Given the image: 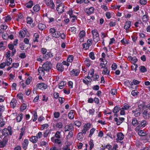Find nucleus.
Returning a JSON list of instances; mask_svg holds the SVG:
<instances>
[{
	"mask_svg": "<svg viewBox=\"0 0 150 150\" xmlns=\"http://www.w3.org/2000/svg\"><path fill=\"white\" fill-rule=\"evenodd\" d=\"M110 73V71L108 70L107 67L105 68L103 70L102 74L106 75H109Z\"/></svg>",
	"mask_w": 150,
	"mask_h": 150,
	"instance_id": "38",
	"label": "nucleus"
},
{
	"mask_svg": "<svg viewBox=\"0 0 150 150\" xmlns=\"http://www.w3.org/2000/svg\"><path fill=\"white\" fill-rule=\"evenodd\" d=\"M131 25V22L130 21H128L125 23V25L124 26V28L126 30H128L130 27Z\"/></svg>",
	"mask_w": 150,
	"mask_h": 150,
	"instance_id": "24",
	"label": "nucleus"
},
{
	"mask_svg": "<svg viewBox=\"0 0 150 150\" xmlns=\"http://www.w3.org/2000/svg\"><path fill=\"white\" fill-rule=\"evenodd\" d=\"M26 34L23 32V30H20L19 33V37L21 38H24Z\"/></svg>",
	"mask_w": 150,
	"mask_h": 150,
	"instance_id": "40",
	"label": "nucleus"
},
{
	"mask_svg": "<svg viewBox=\"0 0 150 150\" xmlns=\"http://www.w3.org/2000/svg\"><path fill=\"white\" fill-rule=\"evenodd\" d=\"M17 97L19 99L23 100V95L21 93H19L17 95Z\"/></svg>",
	"mask_w": 150,
	"mask_h": 150,
	"instance_id": "61",
	"label": "nucleus"
},
{
	"mask_svg": "<svg viewBox=\"0 0 150 150\" xmlns=\"http://www.w3.org/2000/svg\"><path fill=\"white\" fill-rule=\"evenodd\" d=\"M57 70L62 71L64 70L63 65L62 63H58L57 65Z\"/></svg>",
	"mask_w": 150,
	"mask_h": 150,
	"instance_id": "13",
	"label": "nucleus"
},
{
	"mask_svg": "<svg viewBox=\"0 0 150 150\" xmlns=\"http://www.w3.org/2000/svg\"><path fill=\"white\" fill-rule=\"evenodd\" d=\"M89 143L90 145L89 150H91L94 146V144L93 143V140L91 139Z\"/></svg>",
	"mask_w": 150,
	"mask_h": 150,
	"instance_id": "44",
	"label": "nucleus"
},
{
	"mask_svg": "<svg viewBox=\"0 0 150 150\" xmlns=\"http://www.w3.org/2000/svg\"><path fill=\"white\" fill-rule=\"evenodd\" d=\"M6 45L5 44L2 42H0V50H3L6 49Z\"/></svg>",
	"mask_w": 150,
	"mask_h": 150,
	"instance_id": "34",
	"label": "nucleus"
},
{
	"mask_svg": "<svg viewBox=\"0 0 150 150\" xmlns=\"http://www.w3.org/2000/svg\"><path fill=\"white\" fill-rule=\"evenodd\" d=\"M8 47L9 49L12 51L11 52V55L13 56L16 52V49L14 48V45L12 44H9Z\"/></svg>",
	"mask_w": 150,
	"mask_h": 150,
	"instance_id": "12",
	"label": "nucleus"
},
{
	"mask_svg": "<svg viewBox=\"0 0 150 150\" xmlns=\"http://www.w3.org/2000/svg\"><path fill=\"white\" fill-rule=\"evenodd\" d=\"M33 8L35 12H38L40 10V8L39 5L37 4L34 6Z\"/></svg>",
	"mask_w": 150,
	"mask_h": 150,
	"instance_id": "30",
	"label": "nucleus"
},
{
	"mask_svg": "<svg viewBox=\"0 0 150 150\" xmlns=\"http://www.w3.org/2000/svg\"><path fill=\"white\" fill-rule=\"evenodd\" d=\"M33 2L32 1H30L26 3L25 5L26 7L28 8H31L33 5Z\"/></svg>",
	"mask_w": 150,
	"mask_h": 150,
	"instance_id": "26",
	"label": "nucleus"
},
{
	"mask_svg": "<svg viewBox=\"0 0 150 150\" xmlns=\"http://www.w3.org/2000/svg\"><path fill=\"white\" fill-rule=\"evenodd\" d=\"M43 69L42 67H39L38 70V72H39V75L42 76H43L45 75V73L44 71V70Z\"/></svg>",
	"mask_w": 150,
	"mask_h": 150,
	"instance_id": "23",
	"label": "nucleus"
},
{
	"mask_svg": "<svg viewBox=\"0 0 150 150\" xmlns=\"http://www.w3.org/2000/svg\"><path fill=\"white\" fill-rule=\"evenodd\" d=\"M117 137L118 139L120 140H122L124 137L123 134L121 132H119L117 134Z\"/></svg>",
	"mask_w": 150,
	"mask_h": 150,
	"instance_id": "29",
	"label": "nucleus"
},
{
	"mask_svg": "<svg viewBox=\"0 0 150 150\" xmlns=\"http://www.w3.org/2000/svg\"><path fill=\"white\" fill-rule=\"evenodd\" d=\"M95 130V129L94 128H92L91 129L90 131V133L89 135V137H90L92 136V134H93Z\"/></svg>",
	"mask_w": 150,
	"mask_h": 150,
	"instance_id": "60",
	"label": "nucleus"
},
{
	"mask_svg": "<svg viewBox=\"0 0 150 150\" xmlns=\"http://www.w3.org/2000/svg\"><path fill=\"white\" fill-rule=\"evenodd\" d=\"M33 22V19L30 17H28L27 18V23L28 24H31Z\"/></svg>",
	"mask_w": 150,
	"mask_h": 150,
	"instance_id": "53",
	"label": "nucleus"
},
{
	"mask_svg": "<svg viewBox=\"0 0 150 150\" xmlns=\"http://www.w3.org/2000/svg\"><path fill=\"white\" fill-rule=\"evenodd\" d=\"M72 76H77L79 74V72L78 70L77 69H73L70 72Z\"/></svg>",
	"mask_w": 150,
	"mask_h": 150,
	"instance_id": "22",
	"label": "nucleus"
},
{
	"mask_svg": "<svg viewBox=\"0 0 150 150\" xmlns=\"http://www.w3.org/2000/svg\"><path fill=\"white\" fill-rule=\"evenodd\" d=\"M45 85V84L43 83H38L37 84V86L39 88H45L44 87V86Z\"/></svg>",
	"mask_w": 150,
	"mask_h": 150,
	"instance_id": "59",
	"label": "nucleus"
},
{
	"mask_svg": "<svg viewBox=\"0 0 150 150\" xmlns=\"http://www.w3.org/2000/svg\"><path fill=\"white\" fill-rule=\"evenodd\" d=\"M139 70L142 72H145L147 71L146 68L144 66H143L139 67Z\"/></svg>",
	"mask_w": 150,
	"mask_h": 150,
	"instance_id": "43",
	"label": "nucleus"
},
{
	"mask_svg": "<svg viewBox=\"0 0 150 150\" xmlns=\"http://www.w3.org/2000/svg\"><path fill=\"white\" fill-rule=\"evenodd\" d=\"M73 136V132L71 131H70L68 133V134L66 136V139H70Z\"/></svg>",
	"mask_w": 150,
	"mask_h": 150,
	"instance_id": "46",
	"label": "nucleus"
},
{
	"mask_svg": "<svg viewBox=\"0 0 150 150\" xmlns=\"http://www.w3.org/2000/svg\"><path fill=\"white\" fill-rule=\"evenodd\" d=\"M74 124L75 125L78 127H80L81 125V122L79 121H78L77 120L76 121L74 122Z\"/></svg>",
	"mask_w": 150,
	"mask_h": 150,
	"instance_id": "63",
	"label": "nucleus"
},
{
	"mask_svg": "<svg viewBox=\"0 0 150 150\" xmlns=\"http://www.w3.org/2000/svg\"><path fill=\"white\" fill-rule=\"evenodd\" d=\"M74 59V56L73 55H69V56L67 59V61L68 62H72Z\"/></svg>",
	"mask_w": 150,
	"mask_h": 150,
	"instance_id": "41",
	"label": "nucleus"
},
{
	"mask_svg": "<svg viewBox=\"0 0 150 150\" xmlns=\"http://www.w3.org/2000/svg\"><path fill=\"white\" fill-rule=\"evenodd\" d=\"M94 8L93 7H91L89 8H87L85 10L86 12L88 15L92 13L94 11Z\"/></svg>",
	"mask_w": 150,
	"mask_h": 150,
	"instance_id": "14",
	"label": "nucleus"
},
{
	"mask_svg": "<svg viewBox=\"0 0 150 150\" xmlns=\"http://www.w3.org/2000/svg\"><path fill=\"white\" fill-rule=\"evenodd\" d=\"M12 62V59L10 58H7L6 59V63L7 66H8L11 64Z\"/></svg>",
	"mask_w": 150,
	"mask_h": 150,
	"instance_id": "32",
	"label": "nucleus"
},
{
	"mask_svg": "<svg viewBox=\"0 0 150 150\" xmlns=\"http://www.w3.org/2000/svg\"><path fill=\"white\" fill-rule=\"evenodd\" d=\"M139 93L138 91L136 90H134L132 91L131 92L132 95L133 96H135Z\"/></svg>",
	"mask_w": 150,
	"mask_h": 150,
	"instance_id": "64",
	"label": "nucleus"
},
{
	"mask_svg": "<svg viewBox=\"0 0 150 150\" xmlns=\"http://www.w3.org/2000/svg\"><path fill=\"white\" fill-rule=\"evenodd\" d=\"M133 65L131 66L132 69V70H134L136 71L137 70V69L138 67L137 64H133Z\"/></svg>",
	"mask_w": 150,
	"mask_h": 150,
	"instance_id": "54",
	"label": "nucleus"
},
{
	"mask_svg": "<svg viewBox=\"0 0 150 150\" xmlns=\"http://www.w3.org/2000/svg\"><path fill=\"white\" fill-rule=\"evenodd\" d=\"M92 62L89 59L86 58L84 61L85 64L88 67H89L91 64Z\"/></svg>",
	"mask_w": 150,
	"mask_h": 150,
	"instance_id": "28",
	"label": "nucleus"
},
{
	"mask_svg": "<svg viewBox=\"0 0 150 150\" xmlns=\"http://www.w3.org/2000/svg\"><path fill=\"white\" fill-rule=\"evenodd\" d=\"M88 125V124H87L86 125H85L83 127V128L82 130V134H86V132L88 131V129L87 127V126Z\"/></svg>",
	"mask_w": 150,
	"mask_h": 150,
	"instance_id": "37",
	"label": "nucleus"
},
{
	"mask_svg": "<svg viewBox=\"0 0 150 150\" xmlns=\"http://www.w3.org/2000/svg\"><path fill=\"white\" fill-rule=\"evenodd\" d=\"M2 134L6 136L11 135L12 134V128L10 126H8L7 128H4L2 130Z\"/></svg>",
	"mask_w": 150,
	"mask_h": 150,
	"instance_id": "2",
	"label": "nucleus"
},
{
	"mask_svg": "<svg viewBox=\"0 0 150 150\" xmlns=\"http://www.w3.org/2000/svg\"><path fill=\"white\" fill-rule=\"evenodd\" d=\"M147 124V122L145 120H143L141 122V125L142 127H145Z\"/></svg>",
	"mask_w": 150,
	"mask_h": 150,
	"instance_id": "50",
	"label": "nucleus"
},
{
	"mask_svg": "<svg viewBox=\"0 0 150 150\" xmlns=\"http://www.w3.org/2000/svg\"><path fill=\"white\" fill-rule=\"evenodd\" d=\"M38 138L36 137L32 136L30 138V140L33 143H35L37 142L38 141Z\"/></svg>",
	"mask_w": 150,
	"mask_h": 150,
	"instance_id": "27",
	"label": "nucleus"
},
{
	"mask_svg": "<svg viewBox=\"0 0 150 150\" xmlns=\"http://www.w3.org/2000/svg\"><path fill=\"white\" fill-rule=\"evenodd\" d=\"M83 137V134L82 132L79 133L77 135V139L78 140H80Z\"/></svg>",
	"mask_w": 150,
	"mask_h": 150,
	"instance_id": "49",
	"label": "nucleus"
},
{
	"mask_svg": "<svg viewBox=\"0 0 150 150\" xmlns=\"http://www.w3.org/2000/svg\"><path fill=\"white\" fill-rule=\"evenodd\" d=\"M127 59L129 61L131 62L132 63L136 62L137 61V59L135 57H132L131 56H129L128 57Z\"/></svg>",
	"mask_w": 150,
	"mask_h": 150,
	"instance_id": "16",
	"label": "nucleus"
},
{
	"mask_svg": "<svg viewBox=\"0 0 150 150\" xmlns=\"http://www.w3.org/2000/svg\"><path fill=\"white\" fill-rule=\"evenodd\" d=\"M50 33L51 35L54 38H57L60 37V32L57 31L54 28H51L49 30Z\"/></svg>",
	"mask_w": 150,
	"mask_h": 150,
	"instance_id": "1",
	"label": "nucleus"
},
{
	"mask_svg": "<svg viewBox=\"0 0 150 150\" xmlns=\"http://www.w3.org/2000/svg\"><path fill=\"white\" fill-rule=\"evenodd\" d=\"M45 4L47 6H49L52 9L54 8L55 5L53 0H45Z\"/></svg>",
	"mask_w": 150,
	"mask_h": 150,
	"instance_id": "8",
	"label": "nucleus"
},
{
	"mask_svg": "<svg viewBox=\"0 0 150 150\" xmlns=\"http://www.w3.org/2000/svg\"><path fill=\"white\" fill-rule=\"evenodd\" d=\"M65 132L69 131L70 130H74V128L71 124L66 125L64 127Z\"/></svg>",
	"mask_w": 150,
	"mask_h": 150,
	"instance_id": "11",
	"label": "nucleus"
},
{
	"mask_svg": "<svg viewBox=\"0 0 150 150\" xmlns=\"http://www.w3.org/2000/svg\"><path fill=\"white\" fill-rule=\"evenodd\" d=\"M138 121L136 118H134L132 119V124L134 127H136Z\"/></svg>",
	"mask_w": 150,
	"mask_h": 150,
	"instance_id": "39",
	"label": "nucleus"
},
{
	"mask_svg": "<svg viewBox=\"0 0 150 150\" xmlns=\"http://www.w3.org/2000/svg\"><path fill=\"white\" fill-rule=\"evenodd\" d=\"M46 26L45 24L40 23L38 24V28L41 31H42L43 30L46 28Z\"/></svg>",
	"mask_w": 150,
	"mask_h": 150,
	"instance_id": "15",
	"label": "nucleus"
},
{
	"mask_svg": "<svg viewBox=\"0 0 150 150\" xmlns=\"http://www.w3.org/2000/svg\"><path fill=\"white\" fill-rule=\"evenodd\" d=\"M141 109L140 108H137L132 110V113L135 117L139 116L141 114Z\"/></svg>",
	"mask_w": 150,
	"mask_h": 150,
	"instance_id": "10",
	"label": "nucleus"
},
{
	"mask_svg": "<svg viewBox=\"0 0 150 150\" xmlns=\"http://www.w3.org/2000/svg\"><path fill=\"white\" fill-rule=\"evenodd\" d=\"M85 34L86 33L84 31H81L79 35V38H84L85 36Z\"/></svg>",
	"mask_w": 150,
	"mask_h": 150,
	"instance_id": "45",
	"label": "nucleus"
},
{
	"mask_svg": "<svg viewBox=\"0 0 150 150\" xmlns=\"http://www.w3.org/2000/svg\"><path fill=\"white\" fill-rule=\"evenodd\" d=\"M27 108V105L25 103L22 104L21 106L20 110L21 111H23L25 110Z\"/></svg>",
	"mask_w": 150,
	"mask_h": 150,
	"instance_id": "47",
	"label": "nucleus"
},
{
	"mask_svg": "<svg viewBox=\"0 0 150 150\" xmlns=\"http://www.w3.org/2000/svg\"><path fill=\"white\" fill-rule=\"evenodd\" d=\"M34 36L35 37L33 40L34 42H38V39L39 38V35L38 34V33H36L34 34Z\"/></svg>",
	"mask_w": 150,
	"mask_h": 150,
	"instance_id": "36",
	"label": "nucleus"
},
{
	"mask_svg": "<svg viewBox=\"0 0 150 150\" xmlns=\"http://www.w3.org/2000/svg\"><path fill=\"white\" fill-rule=\"evenodd\" d=\"M121 109L120 107L118 106H115L113 110V112L114 113H117Z\"/></svg>",
	"mask_w": 150,
	"mask_h": 150,
	"instance_id": "31",
	"label": "nucleus"
},
{
	"mask_svg": "<svg viewBox=\"0 0 150 150\" xmlns=\"http://www.w3.org/2000/svg\"><path fill=\"white\" fill-rule=\"evenodd\" d=\"M23 115V114H21L17 117L16 120L18 122H20L22 120Z\"/></svg>",
	"mask_w": 150,
	"mask_h": 150,
	"instance_id": "42",
	"label": "nucleus"
},
{
	"mask_svg": "<svg viewBox=\"0 0 150 150\" xmlns=\"http://www.w3.org/2000/svg\"><path fill=\"white\" fill-rule=\"evenodd\" d=\"M92 40L91 39H88L86 43L83 44V48L85 50L88 49L89 47H90L92 44Z\"/></svg>",
	"mask_w": 150,
	"mask_h": 150,
	"instance_id": "6",
	"label": "nucleus"
},
{
	"mask_svg": "<svg viewBox=\"0 0 150 150\" xmlns=\"http://www.w3.org/2000/svg\"><path fill=\"white\" fill-rule=\"evenodd\" d=\"M91 33L93 35V40L94 42H98L99 40V37L98 31L96 30H92Z\"/></svg>",
	"mask_w": 150,
	"mask_h": 150,
	"instance_id": "3",
	"label": "nucleus"
},
{
	"mask_svg": "<svg viewBox=\"0 0 150 150\" xmlns=\"http://www.w3.org/2000/svg\"><path fill=\"white\" fill-rule=\"evenodd\" d=\"M143 117L145 119H149L150 118V111L148 109H144L142 111Z\"/></svg>",
	"mask_w": 150,
	"mask_h": 150,
	"instance_id": "5",
	"label": "nucleus"
},
{
	"mask_svg": "<svg viewBox=\"0 0 150 150\" xmlns=\"http://www.w3.org/2000/svg\"><path fill=\"white\" fill-rule=\"evenodd\" d=\"M61 132L58 131H57L55 134V137L57 138L60 139L61 138Z\"/></svg>",
	"mask_w": 150,
	"mask_h": 150,
	"instance_id": "51",
	"label": "nucleus"
},
{
	"mask_svg": "<svg viewBox=\"0 0 150 150\" xmlns=\"http://www.w3.org/2000/svg\"><path fill=\"white\" fill-rule=\"evenodd\" d=\"M89 56L93 60L95 58L94 56V54L93 52H90L89 54Z\"/></svg>",
	"mask_w": 150,
	"mask_h": 150,
	"instance_id": "56",
	"label": "nucleus"
},
{
	"mask_svg": "<svg viewBox=\"0 0 150 150\" xmlns=\"http://www.w3.org/2000/svg\"><path fill=\"white\" fill-rule=\"evenodd\" d=\"M52 67V64L51 63L46 62L42 65L43 70L45 71H49Z\"/></svg>",
	"mask_w": 150,
	"mask_h": 150,
	"instance_id": "4",
	"label": "nucleus"
},
{
	"mask_svg": "<svg viewBox=\"0 0 150 150\" xmlns=\"http://www.w3.org/2000/svg\"><path fill=\"white\" fill-rule=\"evenodd\" d=\"M75 111L73 110H71L68 114V117L70 119H73L75 115Z\"/></svg>",
	"mask_w": 150,
	"mask_h": 150,
	"instance_id": "21",
	"label": "nucleus"
},
{
	"mask_svg": "<svg viewBox=\"0 0 150 150\" xmlns=\"http://www.w3.org/2000/svg\"><path fill=\"white\" fill-rule=\"evenodd\" d=\"M69 145L66 144L64 145L62 147V149L63 150H71L70 148H69Z\"/></svg>",
	"mask_w": 150,
	"mask_h": 150,
	"instance_id": "52",
	"label": "nucleus"
},
{
	"mask_svg": "<svg viewBox=\"0 0 150 150\" xmlns=\"http://www.w3.org/2000/svg\"><path fill=\"white\" fill-rule=\"evenodd\" d=\"M14 1V0H9L10 2L11 3L9 6L12 8L14 7L15 5Z\"/></svg>",
	"mask_w": 150,
	"mask_h": 150,
	"instance_id": "58",
	"label": "nucleus"
},
{
	"mask_svg": "<svg viewBox=\"0 0 150 150\" xmlns=\"http://www.w3.org/2000/svg\"><path fill=\"white\" fill-rule=\"evenodd\" d=\"M114 121L116 122V124L117 125H119L121 124L119 119L117 117H115L114 119Z\"/></svg>",
	"mask_w": 150,
	"mask_h": 150,
	"instance_id": "57",
	"label": "nucleus"
},
{
	"mask_svg": "<svg viewBox=\"0 0 150 150\" xmlns=\"http://www.w3.org/2000/svg\"><path fill=\"white\" fill-rule=\"evenodd\" d=\"M51 141L53 143H57L58 144H60L62 142L59 139H55L54 137H52L51 138Z\"/></svg>",
	"mask_w": 150,
	"mask_h": 150,
	"instance_id": "17",
	"label": "nucleus"
},
{
	"mask_svg": "<svg viewBox=\"0 0 150 150\" xmlns=\"http://www.w3.org/2000/svg\"><path fill=\"white\" fill-rule=\"evenodd\" d=\"M8 142V139L5 137L2 141L0 140V148H3Z\"/></svg>",
	"mask_w": 150,
	"mask_h": 150,
	"instance_id": "9",
	"label": "nucleus"
},
{
	"mask_svg": "<svg viewBox=\"0 0 150 150\" xmlns=\"http://www.w3.org/2000/svg\"><path fill=\"white\" fill-rule=\"evenodd\" d=\"M66 84V81H62L59 84V88L61 89H63Z\"/></svg>",
	"mask_w": 150,
	"mask_h": 150,
	"instance_id": "33",
	"label": "nucleus"
},
{
	"mask_svg": "<svg viewBox=\"0 0 150 150\" xmlns=\"http://www.w3.org/2000/svg\"><path fill=\"white\" fill-rule=\"evenodd\" d=\"M33 121H35L37 119L38 116L37 115V113L36 111H34L33 112Z\"/></svg>",
	"mask_w": 150,
	"mask_h": 150,
	"instance_id": "48",
	"label": "nucleus"
},
{
	"mask_svg": "<svg viewBox=\"0 0 150 150\" xmlns=\"http://www.w3.org/2000/svg\"><path fill=\"white\" fill-rule=\"evenodd\" d=\"M142 19L143 21L146 22L148 20V16L147 15H144L143 16Z\"/></svg>",
	"mask_w": 150,
	"mask_h": 150,
	"instance_id": "62",
	"label": "nucleus"
},
{
	"mask_svg": "<svg viewBox=\"0 0 150 150\" xmlns=\"http://www.w3.org/2000/svg\"><path fill=\"white\" fill-rule=\"evenodd\" d=\"M53 56V53H52L51 52L49 51L47 52V54L44 55V57L45 59H47L49 58H51Z\"/></svg>",
	"mask_w": 150,
	"mask_h": 150,
	"instance_id": "18",
	"label": "nucleus"
},
{
	"mask_svg": "<svg viewBox=\"0 0 150 150\" xmlns=\"http://www.w3.org/2000/svg\"><path fill=\"white\" fill-rule=\"evenodd\" d=\"M28 144V140L27 139H25L22 143L23 148L24 149L26 150V149Z\"/></svg>",
	"mask_w": 150,
	"mask_h": 150,
	"instance_id": "19",
	"label": "nucleus"
},
{
	"mask_svg": "<svg viewBox=\"0 0 150 150\" xmlns=\"http://www.w3.org/2000/svg\"><path fill=\"white\" fill-rule=\"evenodd\" d=\"M64 5L63 3L59 4L56 8V10L59 13H61L64 11Z\"/></svg>",
	"mask_w": 150,
	"mask_h": 150,
	"instance_id": "7",
	"label": "nucleus"
},
{
	"mask_svg": "<svg viewBox=\"0 0 150 150\" xmlns=\"http://www.w3.org/2000/svg\"><path fill=\"white\" fill-rule=\"evenodd\" d=\"M138 133L139 135L141 136H145L146 135V132L142 130H140Z\"/></svg>",
	"mask_w": 150,
	"mask_h": 150,
	"instance_id": "35",
	"label": "nucleus"
},
{
	"mask_svg": "<svg viewBox=\"0 0 150 150\" xmlns=\"http://www.w3.org/2000/svg\"><path fill=\"white\" fill-rule=\"evenodd\" d=\"M110 93L112 95H115L117 93V90L115 89H112L110 91Z\"/></svg>",
	"mask_w": 150,
	"mask_h": 150,
	"instance_id": "55",
	"label": "nucleus"
},
{
	"mask_svg": "<svg viewBox=\"0 0 150 150\" xmlns=\"http://www.w3.org/2000/svg\"><path fill=\"white\" fill-rule=\"evenodd\" d=\"M25 127H23L21 128V133L20 134V136L19 138V140H20L22 139L23 136L25 133Z\"/></svg>",
	"mask_w": 150,
	"mask_h": 150,
	"instance_id": "25",
	"label": "nucleus"
},
{
	"mask_svg": "<svg viewBox=\"0 0 150 150\" xmlns=\"http://www.w3.org/2000/svg\"><path fill=\"white\" fill-rule=\"evenodd\" d=\"M17 101L14 99H13L10 102V106L11 108H14L17 105Z\"/></svg>",
	"mask_w": 150,
	"mask_h": 150,
	"instance_id": "20",
	"label": "nucleus"
}]
</instances>
